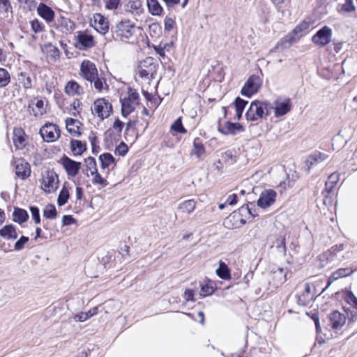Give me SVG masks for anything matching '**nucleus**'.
<instances>
[{
  "mask_svg": "<svg viewBox=\"0 0 357 357\" xmlns=\"http://www.w3.org/2000/svg\"><path fill=\"white\" fill-rule=\"evenodd\" d=\"M248 103V102L247 100H245L244 99L240 97L236 98L234 102V107L236 108V112H243Z\"/></svg>",
  "mask_w": 357,
  "mask_h": 357,
  "instance_id": "nucleus-50",
  "label": "nucleus"
},
{
  "mask_svg": "<svg viewBox=\"0 0 357 357\" xmlns=\"http://www.w3.org/2000/svg\"><path fill=\"white\" fill-rule=\"evenodd\" d=\"M33 106H36L39 110L43 109L44 107V101L42 99L34 98L31 100L29 104V109H32L33 111Z\"/></svg>",
  "mask_w": 357,
  "mask_h": 357,
  "instance_id": "nucleus-57",
  "label": "nucleus"
},
{
  "mask_svg": "<svg viewBox=\"0 0 357 357\" xmlns=\"http://www.w3.org/2000/svg\"><path fill=\"white\" fill-rule=\"evenodd\" d=\"M345 300L348 303L352 305L354 308L357 310V298L352 291H347Z\"/></svg>",
  "mask_w": 357,
  "mask_h": 357,
  "instance_id": "nucleus-59",
  "label": "nucleus"
},
{
  "mask_svg": "<svg viewBox=\"0 0 357 357\" xmlns=\"http://www.w3.org/2000/svg\"><path fill=\"white\" fill-rule=\"evenodd\" d=\"M0 236L5 239H16L17 234L16 228L13 225H6L0 229Z\"/></svg>",
  "mask_w": 357,
  "mask_h": 357,
  "instance_id": "nucleus-29",
  "label": "nucleus"
},
{
  "mask_svg": "<svg viewBox=\"0 0 357 357\" xmlns=\"http://www.w3.org/2000/svg\"><path fill=\"white\" fill-rule=\"evenodd\" d=\"M128 151V146L127 144L121 142L115 149L114 153L115 155L120 156H125Z\"/></svg>",
  "mask_w": 357,
  "mask_h": 357,
  "instance_id": "nucleus-49",
  "label": "nucleus"
},
{
  "mask_svg": "<svg viewBox=\"0 0 357 357\" xmlns=\"http://www.w3.org/2000/svg\"><path fill=\"white\" fill-rule=\"evenodd\" d=\"M291 100L284 96H278L273 103L264 101L255 100L251 102L246 112H290L291 109Z\"/></svg>",
  "mask_w": 357,
  "mask_h": 357,
  "instance_id": "nucleus-1",
  "label": "nucleus"
},
{
  "mask_svg": "<svg viewBox=\"0 0 357 357\" xmlns=\"http://www.w3.org/2000/svg\"><path fill=\"white\" fill-rule=\"evenodd\" d=\"M15 174L22 180L27 178L31 174V166L23 158H19L15 161Z\"/></svg>",
  "mask_w": 357,
  "mask_h": 357,
  "instance_id": "nucleus-16",
  "label": "nucleus"
},
{
  "mask_svg": "<svg viewBox=\"0 0 357 357\" xmlns=\"http://www.w3.org/2000/svg\"><path fill=\"white\" fill-rule=\"evenodd\" d=\"M10 80L9 73L5 69L0 68V87H4L8 84Z\"/></svg>",
  "mask_w": 357,
  "mask_h": 357,
  "instance_id": "nucleus-46",
  "label": "nucleus"
},
{
  "mask_svg": "<svg viewBox=\"0 0 357 357\" xmlns=\"http://www.w3.org/2000/svg\"><path fill=\"white\" fill-rule=\"evenodd\" d=\"M59 183L57 174L54 170H47L42 178L41 188L45 192L51 193L58 188Z\"/></svg>",
  "mask_w": 357,
  "mask_h": 357,
  "instance_id": "nucleus-7",
  "label": "nucleus"
},
{
  "mask_svg": "<svg viewBox=\"0 0 357 357\" xmlns=\"http://www.w3.org/2000/svg\"><path fill=\"white\" fill-rule=\"evenodd\" d=\"M89 138L91 146H92V153L93 154H97L100 149L97 137L92 135H90Z\"/></svg>",
  "mask_w": 357,
  "mask_h": 357,
  "instance_id": "nucleus-56",
  "label": "nucleus"
},
{
  "mask_svg": "<svg viewBox=\"0 0 357 357\" xmlns=\"http://www.w3.org/2000/svg\"><path fill=\"white\" fill-rule=\"evenodd\" d=\"M31 29L35 33H38L45 31V26L43 22H41L38 19L35 18L33 20L30 21Z\"/></svg>",
  "mask_w": 357,
  "mask_h": 357,
  "instance_id": "nucleus-44",
  "label": "nucleus"
},
{
  "mask_svg": "<svg viewBox=\"0 0 357 357\" xmlns=\"http://www.w3.org/2000/svg\"><path fill=\"white\" fill-rule=\"evenodd\" d=\"M93 175L94 176V177L92 179V182L93 184H100L103 186H106L107 185V180L102 178V176H100L98 171Z\"/></svg>",
  "mask_w": 357,
  "mask_h": 357,
  "instance_id": "nucleus-60",
  "label": "nucleus"
},
{
  "mask_svg": "<svg viewBox=\"0 0 357 357\" xmlns=\"http://www.w3.org/2000/svg\"><path fill=\"white\" fill-rule=\"evenodd\" d=\"M174 23L175 22L172 18L166 17L164 22L165 31H171L174 27Z\"/></svg>",
  "mask_w": 357,
  "mask_h": 357,
  "instance_id": "nucleus-62",
  "label": "nucleus"
},
{
  "mask_svg": "<svg viewBox=\"0 0 357 357\" xmlns=\"http://www.w3.org/2000/svg\"><path fill=\"white\" fill-rule=\"evenodd\" d=\"M65 91L69 96H75L82 94L84 89L77 82L70 80L66 84Z\"/></svg>",
  "mask_w": 357,
  "mask_h": 357,
  "instance_id": "nucleus-27",
  "label": "nucleus"
},
{
  "mask_svg": "<svg viewBox=\"0 0 357 357\" xmlns=\"http://www.w3.org/2000/svg\"><path fill=\"white\" fill-rule=\"evenodd\" d=\"M195 205L194 199H189L180 204L178 209L183 213H190L195 210Z\"/></svg>",
  "mask_w": 357,
  "mask_h": 357,
  "instance_id": "nucleus-39",
  "label": "nucleus"
},
{
  "mask_svg": "<svg viewBox=\"0 0 357 357\" xmlns=\"http://www.w3.org/2000/svg\"><path fill=\"white\" fill-rule=\"evenodd\" d=\"M332 34V29L326 25L324 26L312 37V41L319 47H325L331 42Z\"/></svg>",
  "mask_w": 357,
  "mask_h": 357,
  "instance_id": "nucleus-8",
  "label": "nucleus"
},
{
  "mask_svg": "<svg viewBox=\"0 0 357 357\" xmlns=\"http://www.w3.org/2000/svg\"><path fill=\"white\" fill-rule=\"evenodd\" d=\"M271 277L274 282V285L278 287L287 280V271L281 267H274L271 271Z\"/></svg>",
  "mask_w": 357,
  "mask_h": 357,
  "instance_id": "nucleus-21",
  "label": "nucleus"
},
{
  "mask_svg": "<svg viewBox=\"0 0 357 357\" xmlns=\"http://www.w3.org/2000/svg\"><path fill=\"white\" fill-rule=\"evenodd\" d=\"M39 133L44 141L47 142H54L60 137V130L54 123H45L40 129Z\"/></svg>",
  "mask_w": 357,
  "mask_h": 357,
  "instance_id": "nucleus-10",
  "label": "nucleus"
},
{
  "mask_svg": "<svg viewBox=\"0 0 357 357\" xmlns=\"http://www.w3.org/2000/svg\"><path fill=\"white\" fill-rule=\"evenodd\" d=\"M80 71L82 77L92 85L93 80L98 76L96 65L89 60H84L82 63Z\"/></svg>",
  "mask_w": 357,
  "mask_h": 357,
  "instance_id": "nucleus-13",
  "label": "nucleus"
},
{
  "mask_svg": "<svg viewBox=\"0 0 357 357\" xmlns=\"http://www.w3.org/2000/svg\"><path fill=\"white\" fill-rule=\"evenodd\" d=\"M248 121H257L259 119H266L270 113H245Z\"/></svg>",
  "mask_w": 357,
  "mask_h": 357,
  "instance_id": "nucleus-48",
  "label": "nucleus"
},
{
  "mask_svg": "<svg viewBox=\"0 0 357 357\" xmlns=\"http://www.w3.org/2000/svg\"><path fill=\"white\" fill-rule=\"evenodd\" d=\"M13 142L17 149H23L26 146V134L21 128H14L13 132Z\"/></svg>",
  "mask_w": 357,
  "mask_h": 357,
  "instance_id": "nucleus-19",
  "label": "nucleus"
},
{
  "mask_svg": "<svg viewBox=\"0 0 357 357\" xmlns=\"http://www.w3.org/2000/svg\"><path fill=\"white\" fill-rule=\"evenodd\" d=\"M354 271L351 268H341L333 272L332 275L328 278L327 284L323 289V291L328 288L333 281L346 276L351 275Z\"/></svg>",
  "mask_w": 357,
  "mask_h": 357,
  "instance_id": "nucleus-22",
  "label": "nucleus"
},
{
  "mask_svg": "<svg viewBox=\"0 0 357 357\" xmlns=\"http://www.w3.org/2000/svg\"><path fill=\"white\" fill-rule=\"evenodd\" d=\"M29 238L27 236H22L15 243L14 248L17 251L24 249L25 244L29 241Z\"/></svg>",
  "mask_w": 357,
  "mask_h": 357,
  "instance_id": "nucleus-54",
  "label": "nucleus"
},
{
  "mask_svg": "<svg viewBox=\"0 0 357 357\" xmlns=\"http://www.w3.org/2000/svg\"><path fill=\"white\" fill-rule=\"evenodd\" d=\"M69 197H70L69 191H68V188L66 187V185H64L59 194V196L57 198V204L59 206H62L65 205L67 203Z\"/></svg>",
  "mask_w": 357,
  "mask_h": 357,
  "instance_id": "nucleus-41",
  "label": "nucleus"
},
{
  "mask_svg": "<svg viewBox=\"0 0 357 357\" xmlns=\"http://www.w3.org/2000/svg\"><path fill=\"white\" fill-rule=\"evenodd\" d=\"M70 149L75 155H81L86 150V144L77 139H71Z\"/></svg>",
  "mask_w": 357,
  "mask_h": 357,
  "instance_id": "nucleus-32",
  "label": "nucleus"
},
{
  "mask_svg": "<svg viewBox=\"0 0 357 357\" xmlns=\"http://www.w3.org/2000/svg\"><path fill=\"white\" fill-rule=\"evenodd\" d=\"M59 27L61 28V31L65 33H71L75 27V23L73 21L70 20L69 18L65 17H60L59 19Z\"/></svg>",
  "mask_w": 357,
  "mask_h": 357,
  "instance_id": "nucleus-31",
  "label": "nucleus"
},
{
  "mask_svg": "<svg viewBox=\"0 0 357 357\" xmlns=\"http://www.w3.org/2000/svg\"><path fill=\"white\" fill-rule=\"evenodd\" d=\"M32 218L36 224L40 223V211L38 206H31L29 208Z\"/></svg>",
  "mask_w": 357,
  "mask_h": 357,
  "instance_id": "nucleus-53",
  "label": "nucleus"
},
{
  "mask_svg": "<svg viewBox=\"0 0 357 357\" xmlns=\"http://www.w3.org/2000/svg\"><path fill=\"white\" fill-rule=\"evenodd\" d=\"M328 158V155L324 153L315 151L310 155L305 162V168L307 172L314 167L324 161Z\"/></svg>",
  "mask_w": 357,
  "mask_h": 357,
  "instance_id": "nucleus-18",
  "label": "nucleus"
},
{
  "mask_svg": "<svg viewBox=\"0 0 357 357\" xmlns=\"http://www.w3.org/2000/svg\"><path fill=\"white\" fill-rule=\"evenodd\" d=\"M135 28V24L130 20L121 21L116 25L114 30L112 28V31L121 38L128 39L133 36Z\"/></svg>",
  "mask_w": 357,
  "mask_h": 357,
  "instance_id": "nucleus-11",
  "label": "nucleus"
},
{
  "mask_svg": "<svg viewBox=\"0 0 357 357\" xmlns=\"http://www.w3.org/2000/svg\"><path fill=\"white\" fill-rule=\"evenodd\" d=\"M98 312V309L96 307L93 308L92 310L86 312H80L77 314L75 316V319L77 321H84L87 320L89 318L91 317L92 316L96 314Z\"/></svg>",
  "mask_w": 357,
  "mask_h": 357,
  "instance_id": "nucleus-42",
  "label": "nucleus"
},
{
  "mask_svg": "<svg viewBox=\"0 0 357 357\" xmlns=\"http://www.w3.org/2000/svg\"><path fill=\"white\" fill-rule=\"evenodd\" d=\"M339 181V174L333 173L328 177L325 183V189L322 194L324 195L325 198H327L333 193V190Z\"/></svg>",
  "mask_w": 357,
  "mask_h": 357,
  "instance_id": "nucleus-23",
  "label": "nucleus"
},
{
  "mask_svg": "<svg viewBox=\"0 0 357 357\" xmlns=\"http://www.w3.org/2000/svg\"><path fill=\"white\" fill-rule=\"evenodd\" d=\"M95 112H113L112 105L108 100L101 98L93 102Z\"/></svg>",
  "mask_w": 357,
  "mask_h": 357,
  "instance_id": "nucleus-25",
  "label": "nucleus"
},
{
  "mask_svg": "<svg viewBox=\"0 0 357 357\" xmlns=\"http://www.w3.org/2000/svg\"><path fill=\"white\" fill-rule=\"evenodd\" d=\"M171 129L178 133L184 134L187 132L186 129L183 126L181 117H178L176 121H174L171 126Z\"/></svg>",
  "mask_w": 357,
  "mask_h": 357,
  "instance_id": "nucleus-47",
  "label": "nucleus"
},
{
  "mask_svg": "<svg viewBox=\"0 0 357 357\" xmlns=\"http://www.w3.org/2000/svg\"><path fill=\"white\" fill-rule=\"evenodd\" d=\"M262 85V79L259 75H252L245 82L241 90L242 96L250 98L252 95L257 93Z\"/></svg>",
  "mask_w": 357,
  "mask_h": 357,
  "instance_id": "nucleus-5",
  "label": "nucleus"
},
{
  "mask_svg": "<svg viewBox=\"0 0 357 357\" xmlns=\"http://www.w3.org/2000/svg\"><path fill=\"white\" fill-rule=\"evenodd\" d=\"M218 130L225 135H236V134L244 131L243 126L238 122H231L230 121L218 122Z\"/></svg>",
  "mask_w": 357,
  "mask_h": 357,
  "instance_id": "nucleus-9",
  "label": "nucleus"
},
{
  "mask_svg": "<svg viewBox=\"0 0 357 357\" xmlns=\"http://www.w3.org/2000/svg\"><path fill=\"white\" fill-rule=\"evenodd\" d=\"M214 289L212 285L206 284L201 285L200 296L202 297L208 296L213 294Z\"/></svg>",
  "mask_w": 357,
  "mask_h": 357,
  "instance_id": "nucleus-51",
  "label": "nucleus"
},
{
  "mask_svg": "<svg viewBox=\"0 0 357 357\" xmlns=\"http://www.w3.org/2000/svg\"><path fill=\"white\" fill-rule=\"evenodd\" d=\"M158 66V63L154 58L146 57L139 63L137 67V74L143 79L151 80L155 78Z\"/></svg>",
  "mask_w": 357,
  "mask_h": 357,
  "instance_id": "nucleus-3",
  "label": "nucleus"
},
{
  "mask_svg": "<svg viewBox=\"0 0 357 357\" xmlns=\"http://www.w3.org/2000/svg\"><path fill=\"white\" fill-rule=\"evenodd\" d=\"M347 316L348 318L349 326L355 323L357 320V312L356 310H349L347 312Z\"/></svg>",
  "mask_w": 357,
  "mask_h": 357,
  "instance_id": "nucleus-61",
  "label": "nucleus"
},
{
  "mask_svg": "<svg viewBox=\"0 0 357 357\" xmlns=\"http://www.w3.org/2000/svg\"><path fill=\"white\" fill-rule=\"evenodd\" d=\"M184 298L186 301H195L194 291L190 289H186L184 293Z\"/></svg>",
  "mask_w": 357,
  "mask_h": 357,
  "instance_id": "nucleus-64",
  "label": "nucleus"
},
{
  "mask_svg": "<svg viewBox=\"0 0 357 357\" xmlns=\"http://www.w3.org/2000/svg\"><path fill=\"white\" fill-rule=\"evenodd\" d=\"M82 123L78 120L69 118L66 120V128L68 132L73 135L79 136L81 132L79 128Z\"/></svg>",
  "mask_w": 357,
  "mask_h": 357,
  "instance_id": "nucleus-26",
  "label": "nucleus"
},
{
  "mask_svg": "<svg viewBox=\"0 0 357 357\" xmlns=\"http://www.w3.org/2000/svg\"><path fill=\"white\" fill-rule=\"evenodd\" d=\"M43 216L47 219H55L57 216L56 207L53 204H47L43 210Z\"/></svg>",
  "mask_w": 357,
  "mask_h": 357,
  "instance_id": "nucleus-43",
  "label": "nucleus"
},
{
  "mask_svg": "<svg viewBox=\"0 0 357 357\" xmlns=\"http://www.w3.org/2000/svg\"><path fill=\"white\" fill-rule=\"evenodd\" d=\"M250 212L249 211V206H242L238 211L232 212L228 217H227L223 225L226 228L234 229L240 228L246 223V220L244 217L246 216V213Z\"/></svg>",
  "mask_w": 357,
  "mask_h": 357,
  "instance_id": "nucleus-4",
  "label": "nucleus"
},
{
  "mask_svg": "<svg viewBox=\"0 0 357 357\" xmlns=\"http://www.w3.org/2000/svg\"><path fill=\"white\" fill-rule=\"evenodd\" d=\"M29 219V214L25 209L15 207L13 213V220L20 225L26 222Z\"/></svg>",
  "mask_w": 357,
  "mask_h": 357,
  "instance_id": "nucleus-28",
  "label": "nucleus"
},
{
  "mask_svg": "<svg viewBox=\"0 0 357 357\" xmlns=\"http://www.w3.org/2000/svg\"><path fill=\"white\" fill-rule=\"evenodd\" d=\"M105 3V8L108 10H116L118 8L121 0H103Z\"/></svg>",
  "mask_w": 357,
  "mask_h": 357,
  "instance_id": "nucleus-58",
  "label": "nucleus"
},
{
  "mask_svg": "<svg viewBox=\"0 0 357 357\" xmlns=\"http://www.w3.org/2000/svg\"><path fill=\"white\" fill-rule=\"evenodd\" d=\"M340 8L337 9L339 13H349L356 10L353 0H345L344 3L339 5Z\"/></svg>",
  "mask_w": 357,
  "mask_h": 357,
  "instance_id": "nucleus-40",
  "label": "nucleus"
},
{
  "mask_svg": "<svg viewBox=\"0 0 357 357\" xmlns=\"http://www.w3.org/2000/svg\"><path fill=\"white\" fill-rule=\"evenodd\" d=\"M94 19L95 29L101 34H105L109 30V23L107 19L101 14H96Z\"/></svg>",
  "mask_w": 357,
  "mask_h": 357,
  "instance_id": "nucleus-24",
  "label": "nucleus"
},
{
  "mask_svg": "<svg viewBox=\"0 0 357 357\" xmlns=\"http://www.w3.org/2000/svg\"><path fill=\"white\" fill-rule=\"evenodd\" d=\"M128 6L138 13L142 10V0H130Z\"/></svg>",
  "mask_w": 357,
  "mask_h": 357,
  "instance_id": "nucleus-52",
  "label": "nucleus"
},
{
  "mask_svg": "<svg viewBox=\"0 0 357 357\" xmlns=\"http://www.w3.org/2000/svg\"><path fill=\"white\" fill-rule=\"evenodd\" d=\"M61 163L63 165L66 174L69 176H75L81 169V162L72 160L66 155L61 159Z\"/></svg>",
  "mask_w": 357,
  "mask_h": 357,
  "instance_id": "nucleus-14",
  "label": "nucleus"
},
{
  "mask_svg": "<svg viewBox=\"0 0 357 357\" xmlns=\"http://www.w3.org/2000/svg\"><path fill=\"white\" fill-rule=\"evenodd\" d=\"M269 8H267L266 6H262L260 8V20L264 23L266 24L268 21L269 18Z\"/></svg>",
  "mask_w": 357,
  "mask_h": 357,
  "instance_id": "nucleus-55",
  "label": "nucleus"
},
{
  "mask_svg": "<svg viewBox=\"0 0 357 357\" xmlns=\"http://www.w3.org/2000/svg\"><path fill=\"white\" fill-rule=\"evenodd\" d=\"M17 80L25 89H29L32 87L31 78L27 73L21 72L17 75Z\"/></svg>",
  "mask_w": 357,
  "mask_h": 357,
  "instance_id": "nucleus-37",
  "label": "nucleus"
},
{
  "mask_svg": "<svg viewBox=\"0 0 357 357\" xmlns=\"http://www.w3.org/2000/svg\"><path fill=\"white\" fill-rule=\"evenodd\" d=\"M13 6L10 0H0V16L3 18L13 17Z\"/></svg>",
  "mask_w": 357,
  "mask_h": 357,
  "instance_id": "nucleus-30",
  "label": "nucleus"
},
{
  "mask_svg": "<svg viewBox=\"0 0 357 357\" xmlns=\"http://www.w3.org/2000/svg\"><path fill=\"white\" fill-rule=\"evenodd\" d=\"M303 31L297 25L288 34L284 36L276 45V48L280 46L283 48H288L294 43H296L303 36Z\"/></svg>",
  "mask_w": 357,
  "mask_h": 357,
  "instance_id": "nucleus-12",
  "label": "nucleus"
},
{
  "mask_svg": "<svg viewBox=\"0 0 357 357\" xmlns=\"http://www.w3.org/2000/svg\"><path fill=\"white\" fill-rule=\"evenodd\" d=\"M37 14L47 23H51L55 18V13L52 8L43 2H40L36 9Z\"/></svg>",
  "mask_w": 357,
  "mask_h": 357,
  "instance_id": "nucleus-17",
  "label": "nucleus"
},
{
  "mask_svg": "<svg viewBox=\"0 0 357 357\" xmlns=\"http://www.w3.org/2000/svg\"><path fill=\"white\" fill-rule=\"evenodd\" d=\"M44 49L47 53V56L52 61H55L60 58V50L51 43L44 45Z\"/></svg>",
  "mask_w": 357,
  "mask_h": 357,
  "instance_id": "nucleus-34",
  "label": "nucleus"
},
{
  "mask_svg": "<svg viewBox=\"0 0 357 357\" xmlns=\"http://www.w3.org/2000/svg\"><path fill=\"white\" fill-rule=\"evenodd\" d=\"M147 8L149 12L154 16H160L162 15L163 8L158 0H147Z\"/></svg>",
  "mask_w": 357,
  "mask_h": 357,
  "instance_id": "nucleus-33",
  "label": "nucleus"
},
{
  "mask_svg": "<svg viewBox=\"0 0 357 357\" xmlns=\"http://www.w3.org/2000/svg\"><path fill=\"white\" fill-rule=\"evenodd\" d=\"M74 46L79 50H87L95 46L94 37L87 30L77 31Z\"/></svg>",
  "mask_w": 357,
  "mask_h": 357,
  "instance_id": "nucleus-6",
  "label": "nucleus"
},
{
  "mask_svg": "<svg viewBox=\"0 0 357 357\" xmlns=\"http://www.w3.org/2000/svg\"><path fill=\"white\" fill-rule=\"evenodd\" d=\"M76 222V220L71 215H64L62 218L63 225H70Z\"/></svg>",
  "mask_w": 357,
  "mask_h": 357,
  "instance_id": "nucleus-63",
  "label": "nucleus"
},
{
  "mask_svg": "<svg viewBox=\"0 0 357 357\" xmlns=\"http://www.w3.org/2000/svg\"><path fill=\"white\" fill-rule=\"evenodd\" d=\"M100 167L102 169H106L112 163L115 162V158L110 153H105L99 155Z\"/></svg>",
  "mask_w": 357,
  "mask_h": 357,
  "instance_id": "nucleus-36",
  "label": "nucleus"
},
{
  "mask_svg": "<svg viewBox=\"0 0 357 357\" xmlns=\"http://www.w3.org/2000/svg\"><path fill=\"white\" fill-rule=\"evenodd\" d=\"M120 102L121 112H134L135 109H141L142 112H148L144 106L140 105L139 95L137 91L131 87H128L127 92L121 95Z\"/></svg>",
  "mask_w": 357,
  "mask_h": 357,
  "instance_id": "nucleus-2",
  "label": "nucleus"
},
{
  "mask_svg": "<svg viewBox=\"0 0 357 357\" xmlns=\"http://www.w3.org/2000/svg\"><path fill=\"white\" fill-rule=\"evenodd\" d=\"M192 154H195L198 159H200L205 153V148L202 142V139L197 137L193 141Z\"/></svg>",
  "mask_w": 357,
  "mask_h": 357,
  "instance_id": "nucleus-35",
  "label": "nucleus"
},
{
  "mask_svg": "<svg viewBox=\"0 0 357 357\" xmlns=\"http://www.w3.org/2000/svg\"><path fill=\"white\" fill-rule=\"evenodd\" d=\"M216 274L220 278L223 280H229L231 277L227 265L222 261H220L219 267L216 270Z\"/></svg>",
  "mask_w": 357,
  "mask_h": 357,
  "instance_id": "nucleus-38",
  "label": "nucleus"
},
{
  "mask_svg": "<svg viewBox=\"0 0 357 357\" xmlns=\"http://www.w3.org/2000/svg\"><path fill=\"white\" fill-rule=\"evenodd\" d=\"M86 170H90V173L93 175L98 171L96 161L94 158L89 157L84 160Z\"/></svg>",
  "mask_w": 357,
  "mask_h": 357,
  "instance_id": "nucleus-45",
  "label": "nucleus"
},
{
  "mask_svg": "<svg viewBox=\"0 0 357 357\" xmlns=\"http://www.w3.org/2000/svg\"><path fill=\"white\" fill-rule=\"evenodd\" d=\"M346 320L345 314L338 311H333L329 314L330 325L333 329L341 328L345 324Z\"/></svg>",
  "mask_w": 357,
  "mask_h": 357,
  "instance_id": "nucleus-20",
  "label": "nucleus"
},
{
  "mask_svg": "<svg viewBox=\"0 0 357 357\" xmlns=\"http://www.w3.org/2000/svg\"><path fill=\"white\" fill-rule=\"evenodd\" d=\"M276 195V192L274 190H264L261 192L257 200L258 206L261 208L271 206L275 202Z\"/></svg>",
  "mask_w": 357,
  "mask_h": 357,
  "instance_id": "nucleus-15",
  "label": "nucleus"
}]
</instances>
